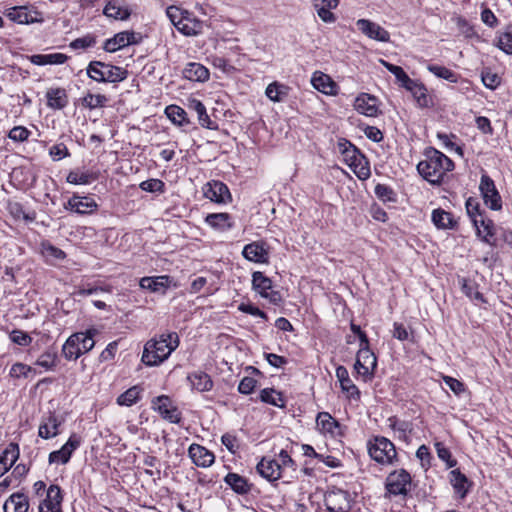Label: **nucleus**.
Here are the masks:
<instances>
[{"mask_svg":"<svg viewBox=\"0 0 512 512\" xmlns=\"http://www.w3.org/2000/svg\"><path fill=\"white\" fill-rule=\"evenodd\" d=\"M178 346L179 336L176 332L163 333L158 339H151L145 344L141 360L147 366H157Z\"/></svg>","mask_w":512,"mask_h":512,"instance_id":"obj_1","label":"nucleus"},{"mask_svg":"<svg viewBox=\"0 0 512 512\" xmlns=\"http://www.w3.org/2000/svg\"><path fill=\"white\" fill-rule=\"evenodd\" d=\"M453 168V161L433 148L426 153V159L417 165L419 174L431 184H440L445 174Z\"/></svg>","mask_w":512,"mask_h":512,"instance_id":"obj_2","label":"nucleus"},{"mask_svg":"<svg viewBox=\"0 0 512 512\" xmlns=\"http://www.w3.org/2000/svg\"><path fill=\"white\" fill-rule=\"evenodd\" d=\"M339 153L343 156L347 165L353 169L360 179H366L370 175V169L366 157L361 151L345 138H341L337 144Z\"/></svg>","mask_w":512,"mask_h":512,"instance_id":"obj_3","label":"nucleus"},{"mask_svg":"<svg viewBox=\"0 0 512 512\" xmlns=\"http://www.w3.org/2000/svg\"><path fill=\"white\" fill-rule=\"evenodd\" d=\"M86 71L87 75L97 82L118 83L128 76L126 69L101 61H91Z\"/></svg>","mask_w":512,"mask_h":512,"instance_id":"obj_4","label":"nucleus"},{"mask_svg":"<svg viewBox=\"0 0 512 512\" xmlns=\"http://www.w3.org/2000/svg\"><path fill=\"white\" fill-rule=\"evenodd\" d=\"M368 452L380 464H392L397 456L394 444L383 436H375L368 442Z\"/></svg>","mask_w":512,"mask_h":512,"instance_id":"obj_5","label":"nucleus"},{"mask_svg":"<svg viewBox=\"0 0 512 512\" xmlns=\"http://www.w3.org/2000/svg\"><path fill=\"white\" fill-rule=\"evenodd\" d=\"M412 478L405 469L391 472L385 482L387 493L392 496H407L411 489Z\"/></svg>","mask_w":512,"mask_h":512,"instance_id":"obj_6","label":"nucleus"},{"mask_svg":"<svg viewBox=\"0 0 512 512\" xmlns=\"http://www.w3.org/2000/svg\"><path fill=\"white\" fill-rule=\"evenodd\" d=\"M324 503L330 512H346L351 508L349 493L336 487L325 493Z\"/></svg>","mask_w":512,"mask_h":512,"instance_id":"obj_7","label":"nucleus"},{"mask_svg":"<svg viewBox=\"0 0 512 512\" xmlns=\"http://www.w3.org/2000/svg\"><path fill=\"white\" fill-rule=\"evenodd\" d=\"M480 192L482 194L484 203L492 210L498 211L502 208L501 196L496 189L495 183L490 176L483 174L481 176Z\"/></svg>","mask_w":512,"mask_h":512,"instance_id":"obj_8","label":"nucleus"},{"mask_svg":"<svg viewBox=\"0 0 512 512\" xmlns=\"http://www.w3.org/2000/svg\"><path fill=\"white\" fill-rule=\"evenodd\" d=\"M153 408L158 411L161 416L171 423H179L181 420V413L177 407L172 403L171 399L166 395H161L153 399Z\"/></svg>","mask_w":512,"mask_h":512,"instance_id":"obj_9","label":"nucleus"},{"mask_svg":"<svg viewBox=\"0 0 512 512\" xmlns=\"http://www.w3.org/2000/svg\"><path fill=\"white\" fill-rule=\"evenodd\" d=\"M356 26L359 31L366 35L370 39H374L380 42H389L390 34L387 30L381 27L379 24L368 20L359 19L356 22Z\"/></svg>","mask_w":512,"mask_h":512,"instance_id":"obj_10","label":"nucleus"},{"mask_svg":"<svg viewBox=\"0 0 512 512\" xmlns=\"http://www.w3.org/2000/svg\"><path fill=\"white\" fill-rule=\"evenodd\" d=\"M80 443V437L76 434H72L68 441L59 450L53 451L49 454V463H68L73 452L80 446Z\"/></svg>","mask_w":512,"mask_h":512,"instance_id":"obj_11","label":"nucleus"},{"mask_svg":"<svg viewBox=\"0 0 512 512\" xmlns=\"http://www.w3.org/2000/svg\"><path fill=\"white\" fill-rule=\"evenodd\" d=\"M404 88L412 94L418 107L431 108L434 106L433 97L422 82L411 79V84H406Z\"/></svg>","mask_w":512,"mask_h":512,"instance_id":"obj_12","label":"nucleus"},{"mask_svg":"<svg viewBox=\"0 0 512 512\" xmlns=\"http://www.w3.org/2000/svg\"><path fill=\"white\" fill-rule=\"evenodd\" d=\"M473 225L476 228L477 236L480 237L483 242L492 247L497 245L495 238V225L491 219L482 215L480 218L477 219L476 217L474 219Z\"/></svg>","mask_w":512,"mask_h":512,"instance_id":"obj_13","label":"nucleus"},{"mask_svg":"<svg viewBox=\"0 0 512 512\" xmlns=\"http://www.w3.org/2000/svg\"><path fill=\"white\" fill-rule=\"evenodd\" d=\"M63 496L58 485H51L46 491V498L39 504V512H62Z\"/></svg>","mask_w":512,"mask_h":512,"instance_id":"obj_14","label":"nucleus"},{"mask_svg":"<svg viewBox=\"0 0 512 512\" xmlns=\"http://www.w3.org/2000/svg\"><path fill=\"white\" fill-rule=\"evenodd\" d=\"M354 108L360 114L376 117L381 112L378 108V99L368 93H361L354 101Z\"/></svg>","mask_w":512,"mask_h":512,"instance_id":"obj_15","label":"nucleus"},{"mask_svg":"<svg viewBox=\"0 0 512 512\" xmlns=\"http://www.w3.org/2000/svg\"><path fill=\"white\" fill-rule=\"evenodd\" d=\"M204 196L215 203H227L231 200L228 187L220 181L207 183L206 189H204Z\"/></svg>","mask_w":512,"mask_h":512,"instance_id":"obj_16","label":"nucleus"},{"mask_svg":"<svg viewBox=\"0 0 512 512\" xmlns=\"http://www.w3.org/2000/svg\"><path fill=\"white\" fill-rule=\"evenodd\" d=\"M188 455L192 462L198 467H210L215 461V455L213 452L209 451L204 446L195 443L190 445Z\"/></svg>","mask_w":512,"mask_h":512,"instance_id":"obj_17","label":"nucleus"},{"mask_svg":"<svg viewBox=\"0 0 512 512\" xmlns=\"http://www.w3.org/2000/svg\"><path fill=\"white\" fill-rule=\"evenodd\" d=\"M257 472L268 481H276L281 478V464L274 459L262 458L256 466Z\"/></svg>","mask_w":512,"mask_h":512,"instance_id":"obj_18","label":"nucleus"},{"mask_svg":"<svg viewBox=\"0 0 512 512\" xmlns=\"http://www.w3.org/2000/svg\"><path fill=\"white\" fill-rule=\"evenodd\" d=\"M242 254L248 261L255 263H267L269 258L268 250L261 242H252L245 245Z\"/></svg>","mask_w":512,"mask_h":512,"instance_id":"obj_19","label":"nucleus"},{"mask_svg":"<svg viewBox=\"0 0 512 512\" xmlns=\"http://www.w3.org/2000/svg\"><path fill=\"white\" fill-rule=\"evenodd\" d=\"M336 377L340 382L343 392H346L352 399H360V391L350 379L348 370L344 366H338L336 368Z\"/></svg>","mask_w":512,"mask_h":512,"instance_id":"obj_20","label":"nucleus"},{"mask_svg":"<svg viewBox=\"0 0 512 512\" xmlns=\"http://www.w3.org/2000/svg\"><path fill=\"white\" fill-rule=\"evenodd\" d=\"M19 446L16 443H9L0 454V477L4 475L19 458Z\"/></svg>","mask_w":512,"mask_h":512,"instance_id":"obj_21","label":"nucleus"},{"mask_svg":"<svg viewBox=\"0 0 512 512\" xmlns=\"http://www.w3.org/2000/svg\"><path fill=\"white\" fill-rule=\"evenodd\" d=\"M313 5L323 22L334 23L336 21V16L331 10L339 5V0H314Z\"/></svg>","mask_w":512,"mask_h":512,"instance_id":"obj_22","label":"nucleus"},{"mask_svg":"<svg viewBox=\"0 0 512 512\" xmlns=\"http://www.w3.org/2000/svg\"><path fill=\"white\" fill-rule=\"evenodd\" d=\"M209 75V70L196 62L188 63L183 70V77L195 82H205L209 79Z\"/></svg>","mask_w":512,"mask_h":512,"instance_id":"obj_23","label":"nucleus"},{"mask_svg":"<svg viewBox=\"0 0 512 512\" xmlns=\"http://www.w3.org/2000/svg\"><path fill=\"white\" fill-rule=\"evenodd\" d=\"M47 106L54 110H61L68 104V95L64 88H50L46 92Z\"/></svg>","mask_w":512,"mask_h":512,"instance_id":"obj_24","label":"nucleus"},{"mask_svg":"<svg viewBox=\"0 0 512 512\" xmlns=\"http://www.w3.org/2000/svg\"><path fill=\"white\" fill-rule=\"evenodd\" d=\"M189 107L197 113L198 121L202 127L211 130L218 129L217 122L210 119L204 104L200 100L191 99L189 101Z\"/></svg>","mask_w":512,"mask_h":512,"instance_id":"obj_25","label":"nucleus"},{"mask_svg":"<svg viewBox=\"0 0 512 512\" xmlns=\"http://www.w3.org/2000/svg\"><path fill=\"white\" fill-rule=\"evenodd\" d=\"M312 85L318 91L327 94V95H335L337 94V85L331 79L330 76L324 73H315L312 77Z\"/></svg>","mask_w":512,"mask_h":512,"instance_id":"obj_26","label":"nucleus"},{"mask_svg":"<svg viewBox=\"0 0 512 512\" xmlns=\"http://www.w3.org/2000/svg\"><path fill=\"white\" fill-rule=\"evenodd\" d=\"M224 482L230 486L235 493L241 495L249 493L252 486L245 477L233 472L225 476Z\"/></svg>","mask_w":512,"mask_h":512,"instance_id":"obj_27","label":"nucleus"},{"mask_svg":"<svg viewBox=\"0 0 512 512\" xmlns=\"http://www.w3.org/2000/svg\"><path fill=\"white\" fill-rule=\"evenodd\" d=\"M68 205L78 214H88L96 210L97 204L89 197H80L74 195L68 201Z\"/></svg>","mask_w":512,"mask_h":512,"instance_id":"obj_28","label":"nucleus"},{"mask_svg":"<svg viewBox=\"0 0 512 512\" xmlns=\"http://www.w3.org/2000/svg\"><path fill=\"white\" fill-rule=\"evenodd\" d=\"M103 13L105 16L115 20H127L131 15L130 9L121 6L119 0H109L104 7Z\"/></svg>","mask_w":512,"mask_h":512,"instance_id":"obj_29","label":"nucleus"},{"mask_svg":"<svg viewBox=\"0 0 512 512\" xmlns=\"http://www.w3.org/2000/svg\"><path fill=\"white\" fill-rule=\"evenodd\" d=\"M4 512H27L29 502L22 493L12 494L4 503Z\"/></svg>","mask_w":512,"mask_h":512,"instance_id":"obj_30","label":"nucleus"},{"mask_svg":"<svg viewBox=\"0 0 512 512\" xmlns=\"http://www.w3.org/2000/svg\"><path fill=\"white\" fill-rule=\"evenodd\" d=\"M203 26L202 21L196 19L187 11L182 26H178V30L186 36H196L202 33Z\"/></svg>","mask_w":512,"mask_h":512,"instance_id":"obj_31","label":"nucleus"},{"mask_svg":"<svg viewBox=\"0 0 512 512\" xmlns=\"http://www.w3.org/2000/svg\"><path fill=\"white\" fill-rule=\"evenodd\" d=\"M169 285V276L143 277L140 287L152 292H164Z\"/></svg>","mask_w":512,"mask_h":512,"instance_id":"obj_32","label":"nucleus"},{"mask_svg":"<svg viewBox=\"0 0 512 512\" xmlns=\"http://www.w3.org/2000/svg\"><path fill=\"white\" fill-rule=\"evenodd\" d=\"M60 424L61 422L57 420L56 416L50 414L49 417L40 424L38 435L43 439L56 437L59 434L58 427Z\"/></svg>","mask_w":512,"mask_h":512,"instance_id":"obj_33","label":"nucleus"},{"mask_svg":"<svg viewBox=\"0 0 512 512\" xmlns=\"http://www.w3.org/2000/svg\"><path fill=\"white\" fill-rule=\"evenodd\" d=\"M68 60V56L63 53H52V54H34L30 56L31 63L39 66L53 65V64H64Z\"/></svg>","mask_w":512,"mask_h":512,"instance_id":"obj_34","label":"nucleus"},{"mask_svg":"<svg viewBox=\"0 0 512 512\" xmlns=\"http://www.w3.org/2000/svg\"><path fill=\"white\" fill-rule=\"evenodd\" d=\"M192 387L199 392H205L212 389L213 382L211 377L205 372H195L188 376Z\"/></svg>","mask_w":512,"mask_h":512,"instance_id":"obj_35","label":"nucleus"},{"mask_svg":"<svg viewBox=\"0 0 512 512\" xmlns=\"http://www.w3.org/2000/svg\"><path fill=\"white\" fill-rule=\"evenodd\" d=\"M449 475L455 492L460 498H464L468 493V478L459 469L452 470Z\"/></svg>","mask_w":512,"mask_h":512,"instance_id":"obj_36","label":"nucleus"},{"mask_svg":"<svg viewBox=\"0 0 512 512\" xmlns=\"http://www.w3.org/2000/svg\"><path fill=\"white\" fill-rule=\"evenodd\" d=\"M62 353L67 360H76L82 355L81 347L79 346V337L71 335L62 347Z\"/></svg>","mask_w":512,"mask_h":512,"instance_id":"obj_37","label":"nucleus"},{"mask_svg":"<svg viewBox=\"0 0 512 512\" xmlns=\"http://www.w3.org/2000/svg\"><path fill=\"white\" fill-rule=\"evenodd\" d=\"M207 224L219 230H226L232 227L231 216L228 213H212L205 218Z\"/></svg>","mask_w":512,"mask_h":512,"instance_id":"obj_38","label":"nucleus"},{"mask_svg":"<svg viewBox=\"0 0 512 512\" xmlns=\"http://www.w3.org/2000/svg\"><path fill=\"white\" fill-rule=\"evenodd\" d=\"M252 287L262 297L272 289V280L265 276L264 273L256 271L252 274Z\"/></svg>","mask_w":512,"mask_h":512,"instance_id":"obj_39","label":"nucleus"},{"mask_svg":"<svg viewBox=\"0 0 512 512\" xmlns=\"http://www.w3.org/2000/svg\"><path fill=\"white\" fill-rule=\"evenodd\" d=\"M432 221L441 229L453 228L456 224L452 214L440 208L432 212Z\"/></svg>","mask_w":512,"mask_h":512,"instance_id":"obj_40","label":"nucleus"},{"mask_svg":"<svg viewBox=\"0 0 512 512\" xmlns=\"http://www.w3.org/2000/svg\"><path fill=\"white\" fill-rule=\"evenodd\" d=\"M141 392L142 388L140 386H133L118 396L117 404L127 407L132 406L139 400Z\"/></svg>","mask_w":512,"mask_h":512,"instance_id":"obj_41","label":"nucleus"},{"mask_svg":"<svg viewBox=\"0 0 512 512\" xmlns=\"http://www.w3.org/2000/svg\"><path fill=\"white\" fill-rule=\"evenodd\" d=\"M7 17L18 24H29L33 22L31 15L28 13L27 8L23 6L12 7L7 11Z\"/></svg>","mask_w":512,"mask_h":512,"instance_id":"obj_42","label":"nucleus"},{"mask_svg":"<svg viewBox=\"0 0 512 512\" xmlns=\"http://www.w3.org/2000/svg\"><path fill=\"white\" fill-rule=\"evenodd\" d=\"M316 423L322 431L332 434L334 429L339 427V423L328 412H319Z\"/></svg>","mask_w":512,"mask_h":512,"instance_id":"obj_43","label":"nucleus"},{"mask_svg":"<svg viewBox=\"0 0 512 512\" xmlns=\"http://www.w3.org/2000/svg\"><path fill=\"white\" fill-rule=\"evenodd\" d=\"M167 117L175 124L179 126H183L185 124L189 123V120L186 118L187 113L186 111L177 106V105H170L165 110Z\"/></svg>","mask_w":512,"mask_h":512,"instance_id":"obj_44","label":"nucleus"},{"mask_svg":"<svg viewBox=\"0 0 512 512\" xmlns=\"http://www.w3.org/2000/svg\"><path fill=\"white\" fill-rule=\"evenodd\" d=\"M127 31H122L114 35V37L107 39L104 43L103 49L107 52H115L127 46L126 43Z\"/></svg>","mask_w":512,"mask_h":512,"instance_id":"obj_45","label":"nucleus"},{"mask_svg":"<svg viewBox=\"0 0 512 512\" xmlns=\"http://www.w3.org/2000/svg\"><path fill=\"white\" fill-rule=\"evenodd\" d=\"M381 63L389 72H391L395 76L397 82L401 87L404 88L406 84H411V78L407 75V73L403 70L402 67L391 64L384 60H381Z\"/></svg>","mask_w":512,"mask_h":512,"instance_id":"obj_46","label":"nucleus"},{"mask_svg":"<svg viewBox=\"0 0 512 512\" xmlns=\"http://www.w3.org/2000/svg\"><path fill=\"white\" fill-rule=\"evenodd\" d=\"M428 70L433 73L436 77L445 79L451 83H456L458 81L459 76L444 66L430 64L428 65Z\"/></svg>","mask_w":512,"mask_h":512,"instance_id":"obj_47","label":"nucleus"},{"mask_svg":"<svg viewBox=\"0 0 512 512\" xmlns=\"http://www.w3.org/2000/svg\"><path fill=\"white\" fill-rule=\"evenodd\" d=\"M496 45L506 54L512 55V25L507 26L504 32L499 33Z\"/></svg>","mask_w":512,"mask_h":512,"instance_id":"obj_48","label":"nucleus"},{"mask_svg":"<svg viewBox=\"0 0 512 512\" xmlns=\"http://www.w3.org/2000/svg\"><path fill=\"white\" fill-rule=\"evenodd\" d=\"M107 101H108V99L105 95H102V94L94 95L89 92L81 99V104L83 107L89 108L92 110V109H95L98 107L105 106Z\"/></svg>","mask_w":512,"mask_h":512,"instance_id":"obj_49","label":"nucleus"},{"mask_svg":"<svg viewBox=\"0 0 512 512\" xmlns=\"http://www.w3.org/2000/svg\"><path fill=\"white\" fill-rule=\"evenodd\" d=\"M96 333V329H89L86 332H78L74 334L79 337V346L81 347L82 354L87 353L94 347L95 342L93 337L96 335Z\"/></svg>","mask_w":512,"mask_h":512,"instance_id":"obj_50","label":"nucleus"},{"mask_svg":"<svg viewBox=\"0 0 512 512\" xmlns=\"http://www.w3.org/2000/svg\"><path fill=\"white\" fill-rule=\"evenodd\" d=\"M56 360H57V351L53 348H50L38 357V359L36 361V365L43 367L46 370H51L55 367Z\"/></svg>","mask_w":512,"mask_h":512,"instance_id":"obj_51","label":"nucleus"},{"mask_svg":"<svg viewBox=\"0 0 512 512\" xmlns=\"http://www.w3.org/2000/svg\"><path fill=\"white\" fill-rule=\"evenodd\" d=\"M97 179V175L89 172L71 171L66 178L70 184H89Z\"/></svg>","mask_w":512,"mask_h":512,"instance_id":"obj_52","label":"nucleus"},{"mask_svg":"<svg viewBox=\"0 0 512 512\" xmlns=\"http://www.w3.org/2000/svg\"><path fill=\"white\" fill-rule=\"evenodd\" d=\"M357 357L361 359L370 370L373 372L375 371L377 367V358L370 349L359 348Z\"/></svg>","mask_w":512,"mask_h":512,"instance_id":"obj_53","label":"nucleus"},{"mask_svg":"<svg viewBox=\"0 0 512 512\" xmlns=\"http://www.w3.org/2000/svg\"><path fill=\"white\" fill-rule=\"evenodd\" d=\"M187 11L182 10L176 6H169L166 9V15L172 22V24L178 29V26H182V22L184 16H186Z\"/></svg>","mask_w":512,"mask_h":512,"instance_id":"obj_54","label":"nucleus"},{"mask_svg":"<svg viewBox=\"0 0 512 512\" xmlns=\"http://www.w3.org/2000/svg\"><path fill=\"white\" fill-rule=\"evenodd\" d=\"M140 189L146 192H164L165 184L160 179H148L140 183Z\"/></svg>","mask_w":512,"mask_h":512,"instance_id":"obj_55","label":"nucleus"},{"mask_svg":"<svg viewBox=\"0 0 512 512\" xmlns=\"http://www.w3.org/2000/svg\"><path fill=\"white\" fill-rule=\"evenodd\" d=\"M462 291L470 299L480 300L484 302L483 295L477 290L475 283L464 279L462 284Z\"/></svg>","mask_w":512,"mask_h":512,"instance_id":"obj_56","label":"nucleus"},{"mask_svg":"<svg viewBox=\"0 0 512 512\" xmlns=\"http://www.w3.org/2000/svg\"><path fill=\"white\" fill-rule=\"evenodd\" d=\"M283 88L284 86L279 85L277 82H274L267 86L265 94L270 100L274 102H279L282 100V95L285 94L282 91Z\"/></svg>","mask_w":512,"mask_h":512,"instance_id":"obj_57","label":"nucleus"},{"mask_svg":"<svg viewBox=\"0 0 512 512\" xmlns=\"http://www.w3.org/2000/svg\"><path fill=\"white\" fill-rule=\"evenodd\" d=\"M49 154L54 161H59L65 157L70 156V152L64 143H58L53 145L49 150Z\"/></svg>","mask_w":512,"mask_h":512,"instance_id":"obj_58","label":"nucleus"},{"mask_svg":"<svg viewBox=\"0 0 512 512\" xmlns=\"http://www.w3.org/2000/svg\"><path fill=\"white\" fill-rule=\"evenodd\" d=\"M375 194L383 201H395L394 191L385 184H377L375 187Z\"/></svg>","mask_w":512,"mask_h":512,"instance_id":"obj_59","label":"nucleus"},{"mask_svg":"<svg viewBox=\"0 0 512 512\" xmlns=\"http://www.w3.org/2000/svg\"><path fill=\"white\" fill-rule=\"evenodd\" d=\"M10 339L13 343L20 346H28L32 342V338L24 331L13 330L10 333Z\"/></svg>","mask_w":512,"mask_h":512,"instance_id":"obj_60","label":"nucleus"},{"mask_svg":"<svg viewBox=\"0 0 512 512\" xmlns=\"http://www.w3.org/2000/svg\"><path fill=\"white\" fill-rule=\"evenodd\" d=\"M96 43V40L93 36L91 35H86L84 37H81V38H77L75 40H73L71 43H70V47L72 49H86V48H89V47H92L94 46Z\"/></svg>","mask_w":512,"mask_h":512,"instance_id":"obj_61","label":"nucleus"},{"mask_svg":"<svg viewBox=\"0 0 512 512\" xmlns=\"http://www.w3.org/2000/svg\"><path fill=\"white\" fill-rule=\"evenodd\" d=\"M354 369L356 370L357 374L363 378L364 381H369L374 376V372L370 370L368 366H366L358 357H356Z\"/></svg>","mask_w":512,"mask_h":512,"instance_id":"obj_62","label":"nucleus"},{"mask_svg":"<svg viewBox=\"0 0 512 512\" xmlns=\"http://www.w3.org/2000/svg\"><path fill=\"white\" fill-rule=\"evenodd\" d=\"M30 131L23 126H16L9 132V138L13 141L23 142L28 139Z\"/></svg>","mask_w":512,"mask_h":512,"instance_id":"obj_63","label":"nucleus"},{"mask_svg":"<svg viewBox=\"0 0 512 512\" xmlns=\"http://www.w3.org/2000/svg\"><path fill=\"white\" fill-rule=\"evenodd\" d=\"M221 442L232 454H235L239 449L237 437L230 433H225L222 435Z\"/></svg>","mask_w":512,"mask_h":512,"instance_id":"obj_64","label":"nucleus"}]
</instances>
